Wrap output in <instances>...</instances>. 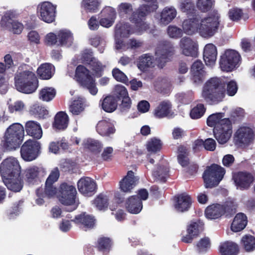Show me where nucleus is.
<instances>
[{
    "instance_id": "f257e3e1",
    "label": "nucleus",
    "mask_w": 255,
    "mask_h": 255,
    "mask_svg": "<svg viewBox=\"0 0 255 255\" xmlns=\"http://www.w3.org/2000/svg\"><path fill=\"white\" fill-rule=\"evenodd\" d=\"M220 17V14L215 11L204 18H202L199 14H195L183 21V31L187 35L198 32L203 37H212L218 31Z\"/></svg>"
},
{
    "instance_id": "f03ea898",
    "label": "nucleus",
    "mask_w": 255,
    "mask_h": 255,
    "mask_svg": "<svg viewBox=\"0 0 255 255\" xmlns=\"http://www.w3.org/2000/svg\"><path fill=\"white\" fill-rule=\"evenodd\" d=\"M174 52L173 44L169 42H165L157 47L155 52V59L149 54H143L138 58L137 67L141 71H144L148 67H153L155 65L162 69L170 60Z\"/></svg>"
},
{
    "instance_id": "7ed1b4c3",
    "label": "nucleus",
    "mask_w": 255,
    "mask_h": 255,
    "mask_svg": "<svg viewBox=\"0 0 255 255\" xmlns=\"http://www.w3.org/2000/svg\"><path fill=\"white\" fill-rule=\"evenodd\" d=\"M16 89L19 92L30 94L37 88L38 81L34 73L27 69L25 66L20 67L14 76Z\"/></svg>"
},
{
    "instance_id": "20e7f679",
    "label": "nucleus",
    "mask_w": 255,
    "mask_h": 255,
    "mask_svg": "<svg viewBox=\"0 0 255 255\" xmlns=\"http://www.w3.org/2000/svg\"><path fill=\"white\" fill-rule=\"evenodd\" d=\"M225 82L218 78H212L205 84L202 96L210 104L222 101L225 96Z\"/></svg>"
},
{
    "instance_id": "39448f33",
    "label": "nucleus",
    "mask_w": 255,
    "mask_h": 255,
    "mask_svg": "<svg viewBox=\"0 0 255 255\" xmlns=\"http://www.w3.org/2000/svg\"><path fill=\"white\" fill-rule=\"evenodd\" d=\"M24 136V128L19 123L10 125L6 129L3 146L7 150H15L21 144Z\"/></svg>"
},
{
    "instance_id": "423d86ee",
    "label": "nucleus",
    "mask_w": 255,
    "mask_h": 255,
    "mask_svg": "<svg viewBox=\"0 0 255 255\" xmlns=\"http://www.w3.org/2000/svg\"><path fill=\"white\" fill-rule=\"evenodd\" d=\"M59 174L58 169L54 168L46 181L45 188H39L36 190L37 198L36 199V203L37 205H42L46 199L52 197L56 194V189L54 187L53 183L57 181Z\"/></svg>"
},
{
    "instance_id": "0eeeda50",
    "label": "nucleus",
    "mask_w": 255,
    "mask_h": 255,
    "mask_svg": "<svg viewBox=\"0 0 255 255\" xmlns=\"http://www.w3.org/2000/svg\"><path fill=\"white\" fill-rule=\"evenodd\" d=\"M133 23H134V28L131 27L130 24L128 22H120L116 24L115 40L116 47L117 49H123L125 48L123 41L121 38L128 37L130 34L134 33L140 34L147 29H142L141 26H137L135 22Z\"/></svg>"
},
{
    "instance_id": "6e6552de",
    "label": "nucleus",
    "mask_w": 255,
    "mask_h": 255,
    "mask_svg": "<svg viewBox=\"0 0 255 255\" xmlns=\"http://www.w3.org/2000/svg\"><path fill=\"white\" fill-rule=\"evenodd\" d=\"M75 76L76 80L82 86L88 89L91 94L96 95L98 89L95 80L86 67L81 65L78 66L75 70Z\"/></svg>"
},
{
    "instance_id": "1a4fd4ad",
    "label": "nucleus",
    "mask_w": 255,
    "mask_h": 255,
    "mask_svg": "<svg viewBox=\"0 0 255 255\" xmlns=\"http://www.w3.org/2000/svg\"><path fill=\"white\" fill-rule=\"evenodd\" d=\"M225 173V169L221 166L213 164L209 167L203 175L205 187L212 188L218 185Z\"/></svg>"
},
{
    "instance_id": "9d476101",
    "label": "nucleus",
    "mask_w": 255,
    "mask_h": 255,
    "mask_svg": "<svg viewBox=\"0 0 255 255\" xmlns=\"http://www.w3.org/2000/svg\"><path fill=\"white\" fill-rule=\"evenodd\" d=\"M241 63V57L238 52L228 49L221 56L220 66L222 71L230 72L238 67Z\"/></svg>"
},
{
    "instance_id": "9b49d317",
    "label": "nucleus",
    "mask_w": 255,
    "mask_h": 255,
    "mask_svg": "<svg viewBox=\"0 0 255 255\" xmlns=\"http://www.w3.org/2000/svg\"><path fill=\"white\" fill-rule=\"evenodd\" d=\"M18 13L14 10L6 11L1 18L0 26L3 29H7L14 34L21 33L23 29V24L19 21L13 20L16 17Z\"/></svg>"
},
{
    "instance_id": "f8f14e48",
    "label": "nucleus",
    "mask_w": 255,
    "mask_h": 255,
    "mask_svg": "<svg viewBox=\"0 0 255 255\" xmlns=\"http://www.w3.org/2000/svg\"><path fill=\"white\" fill-rule=\"evenodd\" d=\"M38 17L46 23H51L55 20L56 13V5L49 1L39 3L36 8Z\"/></svg>"
},
{
    "instance_id": "ddd939ff",
    "label": "nucleus",
    "mask_w": 255,
    "mask_h": 255,
    "mask_svg": "<svg viewBox=\"0 0 255 255\" xmlns=\"http://www.w3.org/2000/svg\"><path fill=\"white\" fill-rule=\"evenodd\" d=\"M21 167L17 159L13 157H8L2 161L0 166L2 177L20 175Z\"/></svg>"
},
{
    "instance_id": "4468645a",
    "label": "nucleus",
    "mask_w": 255,
    "mask_h": 255,
    "mask_svg": "<svg viewBox=\"0 0 255 255\" xmlns=\"http://www.w3.org/2000/svg\"><path fill=\"white\" fill-rule=\"evenodd\" d=\"M76 190L74 186L63 183L60 186V195L59 200L60 202L65 205L71 206L68 211H72L76 209V206L74 204Z\"/></svg>"
},
{
    "instance_id": "2eb2a0df",
    "label": "nucleus",
    "mask_w": 255,
    "mask_h": 255,
    "mask_svg": "<svg viewBox=\"0 0 255 255\" xmlns=\"http://www.w3.org/2000/svg\"><path fill=\"white\" fill-rule=\"evenodd\" d=\"M40 149V144L39 142L33 140H28L21 147V156L25 161H32L39 155Z\"/></svg>"
},
{
    "instance_id": "dca6fc26",
    "label": "nucleus",
    "mask_w": 255,
    "mask_h": 255,
    "mask_svg": "<svg viewBox=\"0 0 255 255\" xmlns=\"http://www.w3.org/2000/svg\"><path fill=\"white\" fill-rule=\"evenodd\" d=\"M254 132L249 127L242 126L235 134L236 142L241 146H246L252 143L254 139Z\"/></svg>"
},
{
    "instance_id": "f3484780",
    "label": "nucleus",
    "mask_w": 255,
    "mask_h": 255,
    "mask_svg": "<svg viewBox=\"0 0 255 255\" xmlns=\"http://www.w3.org/2000/svg\"><path fill=\"white\" fill-rule=\"evenodd\" d=\"M179 46L181 53L184 55L192 57L197 56L198 44L195 39L184 36L180 40Z\"/></svg>"
},
{
    "instance_id": "a211bd4d",
    "label": "nucleus",
    "mask_w": 255,
    "mask_h": 255,
    "mask_svg": "<svg viewBox=\"0 0 255 255\" xmlns=\"http://www.w3.org/2000/svg\"><path fill=\"white\" fill-rule=\"evenodd\" d=\"M233 179L238 189H248L253 183L255 177L253 174L248 172H239L235 174Z\"/></svg>"
},
{
    "instance_id": "6ab92c4d",
    "label": "nucleus",
    "mask_w": 255,
    "mask_h": 255,
    "mask_svg": "<svg viewBox=\"0 0 255 255\" xmlns=\"http://www.w3.org/2000/svg\"><path fill=\"white\" fill-rule=\"evenodd\" d=\"M79 191L85 196H91L96 191V182L92 178L88 177L81 178L77 182Z\"/></svg>"
},
{
    "instance_id": "aec40b11",
    "label": "nucleus",
    "mask_w": 255,
    "mask_h": 255,
    "mask_svg": "<svg viewBox=\"0 0 255 255\" xmlns=\"http://www.w3.org/2000/svg\"><path fill=\"white\" fill-rule=\"evenodd\" d=\"M203 224L200 222H191L187 227V234L183 236L182 241L186 243H190L196 238L202 231Z\"/></svg>"
},
{
    "instance_id": "412c9836",
    "label": "nucleus",
    "mask_w": 255,
    "mask_h": 255,
    "mask_svg": "<svg viewBox=\"0 0 255 255\" xmlns=\"http://www.w3.org/2000/svg\"><path fill=\"white\" fill-rule=\"evenodd\" d=\"M203 68V63L199 60L194 62L191 66L192 80L196 85L202 83L205 78L206 72Z\"/></svg>"
},
{
    "instance_id": "4be33fe9",
    "label": "nucleus",
    "mask_w": 255,
    "mask_h": 255,
    "mask_svg": "<svg viewBox=\"0 0 255 255\" xmlns=\"http://www.w3.org/2000/svg\"><path fill=\"white\" fill-rule=\"evenodd\" d=\"M207 125L211 127H214V130H216L217 127L222 128L226 125L231 124L229 119L224 118V114L218 113L210 115L207 120Z\"/></svg>"
},
{
    "instance_id": "5701e85b",
    "label": "nucleus",
    "mask_w": 255,
    "mask_h": 255,
    "mask_svg": "<svg viewBox=\"0 0 255 255\" xmlns=\"http://www.w3.org/2000/svg\"><path fill=\"white\" fill-rule=\"evenodd\" d=\"M114 125V122L110 119L101 120L97 125V131L101 135L109 136L116 131Z\"/></svg>"
},
{
    "instance_id": "b1692460",
    "label": "nucleus",
    "mask_w": 255,
    "mask_h": 255,
    "mask_svg": "<svg viewBox=\"0 0 255 255\" xmlns=\"http://www.w3.org/2000/svg\"><path fill=\"white\" fill-rule=\"evenodd\" d=\"M217 56L216 47L212 43H209L204 47L203 58L207 66L212 67L215 64Z\"/></svg>"
},
{
    "instance_id": "393cba45",
    "label": "nucleus",
    "mask_w": 255,
    "mask_h": 255,
    "mask_svg": "<svg viewBox=\"0 0 255 255\" xmlns=\"http://www.w3.org/2000/svg\"><path fill=\"white\" fill-rule=\"evenodd\" d=\"M154 114L158 118H172L174 116V113L172 110L171 104L168 101L161 102L155 108Z\"/></svg>"
},
{
    "instance_id": "a878e982",
    "label": "nucleus",
    "mask_w": 255,
    "mask_h": 255,
    "mask_svg": "<svg viewBox=\"0 0 255 255\" xmlns=\"http://www.w3.org/2000/svg\"><path fill=\"white\" fill-rule=\"evenodd\" d=\"M136 178L132 171H129L127 174L119 182L120 188L124 192H130L136 185Z\"/></svg>"
},
{
    "instance_id": "bb28decb",
    "label": "nucleus",
    "mask_w": 255,
    "mask_h": 255,
    "mask_svg": "<svg viewBox=\"0 0 255 255\" xmlns=\"http://www.w3.org/2000/svg\"><path fill=\"white\" fill-rule=\"evenodd\" d=\"M232 132L231 124L226 125L221 128L217 127L216 130H214L215 136L220 144L226 143L230 138Z\"/></svg>"
},
{
    "instance_id": "cd10ccee",
    "label": "nucleus",
    "mask_w": 255,
    "mask_h": 255,
    "mask_svg": "<svg viewBox=\"0 0 255 255\" xmlns=\"http://www.w3.org/2000/svg\"><path fill=\"white\" fill-rule=\"evenodd\" d=\"M192 200L190 196L186 193H183L176 197L174 207L177 211L183 212L189 209Z\"/></svg>"
},
{
    "instance_id": "c85d7f7f",
    "label": "nucleus",
    "mask_w": 255,
    "mask_h": 255,
    "mask_svg": "<svg viewBox=\"0 0 255 255\" xmlns=\"http://www.w3.org/2000/svg\"><path fill=\"white\" fill-rule=\"evenodd\" d=\"M228 206V204H227L226 207L219 204L209 206L205 210V216L207 218L210 219L218 218L228 210L227 209Z\"/></svg>"
},
{
    "instance_id": "c756f323",
    "label": "nucleus",
    "mask_w": 255,
    "mask_h": 255,
    "mask_svg": "<svg viewBox=\"0 0 255 255\" xmlns=\"http://www.w3.org/2000/svg\"><path fill=\"white\" fill-rule=\"evenodd\" d=\"M125 207L130 213L137 214L142 210V203L135 195H133L126 200Z\"/></svg>"
},
{
    "instance_id": "7c9ffc66",
    "label": "nucleus",
    "mask_w": 255,
    "mask_h": 255,
    "mask_svg": "<svg viewBox=\"0 0 255 255\" xmlns=\"http://www.w3.org/2000/svg\"><path fill=\"white\" fill-rule=\"evenodd\" d=\"M2 179L5 185L10 190L14 192H19L23 187L20 175L2 177Z\"/></svg>"
},
{
    "instance_id": "2f4dec72",
    "label": "nucleus",
    "mask_w": 255,
    "mask_h": 255,
    "mask_svg": "<svg viewBox=\"0 0 255 255\" xmlns=\"http://www.w3.org/2000/svg\"><path fill=\"white\" fill-rule=\"evenodd\" d=\"M40 169L37 166H31L26 168L23 173L25 181L29 185H33L39 181Z\"/></svg>"
},
{
    "instance_id": "473e14b6",
    "label": "nucleus",
    "mask_w": 255,
    "mask_h": 255,
    "mask_svg": "<svg viewBox=\"0 0 255 255\" xmlns=\"http://www.w3.org/2000/svg\"><path fill=\"white\" fill-rule=\"evenodd\" d=\"M25 128L29 135L37 139H40L42 136V130L39 123L34 121H29L26 123Z\"/></svg>"
},
{
    "instance_id": "72a5a7b5",
    "label": "nucleus",
    "mask_w": 255,
    "mask_h": 255,
    "mask_svg": "<svg viewBox=\"0 0 255 255\" xmlns=\"http://www.w3.org/2000/svg\"><path fill=\"white\" fill-rule=\"evenodd\" d=\"M37 73L39 77L43 80H49L55 73L54 66L50 63L41 64L37 69Z\"/></svg>"
},
{
    "instance_id": "f704fd0d",
    "label": "nucleus",
    "mask_w": 255,
    "mask_h": 255,
    "mask_svg": "<svg viewBox=\"0 0 255 255\" xmlns=\"http://www.w3.org/2000/svg\"><path fill=\"white\" fill-rule=\"evenodd\" d=\"M177 11L173 6L165 7L160 14V23L166 25L172 21L176 16Z\"/></svg>"
},
{
    "instance_id": "c9c22d12",
    "label": "nucleus",
    "mask_w": 255,
    "mask_h": 255,
    "mask_svg": "<svg viewBox=\"0 0 255 255\" xmlns=\"http://www.w3.org/2000/svg\"><path fill=\"white\" fill-rule=\"evenodd\" d=\"M247 217L243 213L236 215L231 225V229L234 232H238L243 230L247 226Z\"/></svg>"
},
{
    "instance_id": "e433bc0d",
    "label": "nucleus",
    "mask_w": 255,
    "mask_h": 255,
    "mask_svg": "<svg viewBox=\"0 0 255 255\" xmlns=\"http://www.w3.org/2000/svg\"><path fill=\"white\" fill-rule=\"evenodd\" d=\"M169 172L168 166L166 163L160 164L157 165L152 172V175L155 180L165 182L168 177Z\"/></svg>"
},
{
    "instance_id": "4c0bfd02",
    "label": "nucleus",
    "mask_w": 255,
    "mask_h": 255,
    "mask_svg": "<svg viewBox=\"0 0 255 255\" xmlns=\"http://www.w3.org/2000/svg\"><path fill=\"white\" fill-rule=\"evenodd\" d=\"M75 223H81L83 228L87 229H91L95 225V220L93 217L91 215L83 213L79 215L76 216L74 220H72Z\"/></svg>"
},
{
    "instance_id": "58836bf2",
    "label": "nucleus",
    "mask_w": 255,
    "mask_h": 255,
    "mask_svg": "<svg viewBox=\"0 0 255 255\" xmlns=\"http://www.w3.org/2000/svg\"><path fill=\"white\" fill-rule=\"evenodd\" d=\"M58 45L70 46L73 41L71 32L67 29H61L57 31Z\"/></svg>"
},
{
    "instance_id": "ea45409f",
    "label": "nucleus",
    "mask_w": 255,
    "mask_h": 255,
    "mask_svg": "<svg viewBox=\"0 0 255 255\" xmlns=\"http://www.w3.org/2000/svg\"><path fill=\"white\" fill-rule=\"evenodd\" d=\"M68 122L67 115L64 112H60L55 116L53 127L57 129L63 130L68 127Z\"/></svg>"
},
{
    "instance_id": "a19ab883",
    "label": "nucleus",
    "mask_w": 255,
    "mask_h": 255,
    "mask_svg": "<svg viewBox=\"0 0 255 255\" xmlns=\"http://www.w3.org/2000/svg\"><path fill=\"white\" fill-rule=\"evenodd\" d=\"M220 252L221 255H237L239 249L235 243L227 242L221 245Z\"/></svg>"
},
{
    "instance_id": "79ce46f5",
    "label": "nucleus",
    "mask_w": 255,
    "mask_h": 255,
    "mask_svg": "<svg viewBox=\"0 0 255 255\" xmlns=\"http://www.w3.org/2000/svg\"><path fill=\"white\" fill-rule=\"evenodd\" d=\"M82 145L84 148L88 149L89 150L96 153L101 151L103 144L101 141L98 140L93 138H87L83 140Z\"/></svg>"
},
{
    "instance_id": "37998d69",
    "label": "nucleus",
    "mask_w": 255,
    "mask_h": 255,
    "mask_svg": "<svg viewBox=\"0 0 255 255\" xmlns=\"http://www.w3.org/2000/svg\"><path fill=\"white\" fill-rule=\"evenodd\" d=\"M56 94V92L54 88L45 87L39 91L38 97L42 101L49 102L54 98Z\"/></svg>"
},
{
    "instance_id": "c03bdc74",
    "label": "nucleus",
    "mask_w": 255,
    "mask_h": 255,
    "mask_svg": "<svg viewBox=\"0 0 255 255\" xmlns=\"http://www.w3.org/2000/svg\"><path fill=\"white\" fill-rule=\"evenodd\" d=\"M29 113L32 115L42 119L46 118L48 115V110L37 103H35L30 106Z\"/></svg>"
},
{
    "instance_id": "a18cd8bd",
    "label": "nucleus",
    "mask_w": 255,
    "mask_h": 255,
    "mask_svg": "<svg viewBox=\"0 0 255 255\" xmlns=\"http://www.w3.org/2000/svg\"><path fill=\"white\" fill-rule=\"evenodd\" d=\"M102 106L103 109L105 111L112 113L117 109V99L113 96H108L104 99Z\"/></svg>"
},
{
    "instance_id": "49530a36",
    "label": "nucleus",
    "mask_w": 255,
    "mask_h": 255,
    "mask_svg": "<svg viewBox=\"0 0 255 255\" xmlns=\"http://www.w3.org/2000/svg\"><path fill=\"white\" fill-rule=\"evenodd\" d=\"M117 11L120 16H128L129 19L132 13L136 11H133V6L129 2L121 3L117 6Z\"/></svg>"
},
{
    "instance_id": "de8ad7c7",
    "label": "nucleus",
    "mask_w": 255,
    "mask_h": 255,
    "mask_svg": "<svg viewBox=\"0 0 255 255\" xmlns=\"http://www.w3.org/2000/svg\"><path fill=\"white\" fill-rule=\"evenodd\" d=\"M85 106V100L82 98H78L70 106V111L73 115H78L84 110Z\"/></svg>"
},
{
    "instance_id": "09e8293b",
    "label": "nucleus",
    "mask_w": 255,
    "mask_h": 255,
    "mask_svg": "<svg viewBox=\"0 0 255 255\" xmlns=\"http://www.w3.org/2000/svg\"><path fill=\"white\" fill-rule=\"evenodd\" d=\"M100 0H83L82 6L87 12H96L101 4Z\"/></svg>"
},
{
    "instance_id": "8fccbe9b",
    "label": "nucleus",
    "mask_w": 255,
    "mask_h": 255,
    "mask_svg": "<svg viewBox=\"0 0 255 255\" xmlns=\"http://www.w3.org/2000/svg\"><path fill=\"white\" fill-rule=\"evenodd\" d=\"M210 248V241L208 238L204 237L200 239L196 244V251L200 254H203L206 253Z\"/></svg>"
},
{
    "instance_id": "3c124183",
    "label": "nucleus",
    "mask_w": 255,
    "mask_h": 255,
    "mask_svg": "<svg viewBox=\"0 0 255 255\" xmlns=\"http://www.w3.org/2000/svg\"><path fill=\"white\" fill-rule=\"evenodd\" d=\"M162 145V143L159 138L153 137L147 142L146 148L151 153H156L160 150Z\"/></svg>"
},
{
    "instance_id": "603ef678",
    "label": "nucleus",
    "mask_w": 255,
    "mask_h": 255,
    "mask_svg": "<svg viewBox=\"0 0 255 255\" xmlns=\"http://www.w3.org/2000/svg\"><path fill=\"white\" fill-rule=\"evenodd\" d=\"M26 108V105L23 101L17 100L9 105L8 111L10 113L21 114Z\"/></svg>"
},
{
    "instance_id": "864d4df0",
    "label": "nucleus",
    "mask_w": 255,
    "mask_h": 255,
    "mask_svg": "<svg viewBox=\"0 0 255 255\" xmlns=\"http://www.w3.org/2000/svg\"><path fill=\"white\" fill-rule=\"evenodd\" d=\"M242 243L247 252H251L255 249V238L253 236L245 235L242 238Z\"/></svg>"
},
{
    "instance_id": "5fc2aeb1",
    "label": "nucleus",
    "mask_w": 255,
    "mask_h": 255,
    "mask_svg": "<svg viewBox=\"0 0 255 255\" xmlns=\"http://www.w3.org/2000/svg\"><path fill=\"white\" fill-rule=\"evenodd\" d=\"M178 161L183 167L187 166L189 163V158L186 148L183 146L178 147Z\"/></svg>"
},
{
    "instance_id": "6e6d98bb",
    "label": "nucleus",
    "mask_w": 255,
    "mask_h": 255,
    "mask_svg": "<svg viewBox=\"0 0 255 255\" xmlns=\"http://www.w3.org/2000/svg\"><path fill=\"white\" fill-rule=\"evenodd\" d=\"M179 8L182 12L190 14L194 11L195 6L194 3L190 0H180Z\"/></svg>"
},
{
    "instance_id": "4d7b16f0",
    "label": "nucleus",
    "mask_w": 255,
    "mask_h": 255,
    "mask_svg": "<svg viewBox=\"0 0 255 255\" xmlns=\"http://www.w3.org/2000/svg\"><path fill=\"white\" fill-rule=\"evenodd\" d=\"M108 198L107 196L100 194L93 201V204L99 210H103L108 207Z\"/></svg>"
},
{
    "instance_id": "13d9d810",
    "label": "nucleus",
    "mask_w": 255,
    "mask_h": 255,
    "mask_svg": "<svg viewBox=\"0 0 255 255\" xmlns=\"http://www.w3.org/2000/svg\"><path fill=\"white\" fill-rule=\"evenodd\" d=\"M171 85V81L167 76H161L154 82V86L156 90H159L160 88H165L169 87Z\"/></svg>"
},
{
    "instance_id": "bf43d9fd",
    "label": "nucleus",
    "mask_w": 255,
    "mask_h": 255,
    "mask_svg": "<svg viewBox=\"0 0 255 255\" xmlns=\"http://www.w3.org/2000/svg\"><path fill=\"white\" fill-rule=\"evenodd\" d=\"M205 111L206 109L204 105L198 104L191 110L190 117L193 119H199L203 116Z\"/></svg>"
},
{
    "instance_id": "052dcab7",
    "label": "nucleus",
    "mask_w": 255,
    "mask_h": 255,
    "mask_svg": "<svg viewBox=\"0 0 255 255\" xmlns=\"http://www.w3.org/2000/svg\"><path fill=\"white\" fill-rule=\"evenodd\" d=\"M183 29L175 25H169L167 29V34L169 36L173 38H178L181 37L183 34Z\"/></svg>"
},
{
    "instance_id": "680f3d73",
    "label": "nucleus",
    "mask_w": 255,
    "mask_h": 255,
    "mask_svg": "<svg viewBox=\"0 0 255 255\" xmlns=\"http://www.w3.org/2000/svg\"><path fill=\"white\" fill-rule=\"evenodd\" d=\"M91 44L95 47L99 46L98 50L101 53H103L104 47L106 45V42L101 37L95 36L90 40Z\"/></svg>"
},
{
    "instance_id": "e2e57ef3",
    "label": "nucleus",
    "mask_w": 255,
    "mask_h": 255,
    "mask_svg": "<svg viewBox=\"0 0 255 255\" xmlns=\"http://www.w3.org/2000/svg\"><path fill=\"white\" fill-rule=\"evenodd\" d=\"M111 245V241L109 238H101L98 240V248L103 252L109 251Z\"/></svg>"
},
{
    "instance_id": "0e129e2a",
    "label": "nucleus",
    "mask_w": 255,
    "mask_h": 255,
    "mask_svg": "<svg viewBox=\"0 0 255 255\" xmlns=\"http://www.w3.org/2000/svg\"><path fill=\"white\" fill-rule=\"evenodd\" d=\"M228 15L231 20L238 21L243 16V13L241 9L233 8L229 10Z\"/></svg>"
},
{
    "instance_id": "69168bd1",
    "label": "nucleus",
    "mask_w": 255,
    "mask_h": 255,
    "mask_svg": "<svg viewBox=\"0 0 255 255\" xmlns=\"http://www.w3.org/2000/svg\"><path fill=\"white\" fill-rule=\"evenodd\" d=\"M89 65L92 70L97 74H99L105 68V66L96 58L92 60V62L90 63Z\"/></svg>"
},
{
    "instance_id": "338daca9",
    "label": "nucleus",
    "mask_w": 255,
    "mask_h": 255,
    "mask_svg": "<svg viewBox=\"0 0 255 255\" xmlns=\"http://www.w3.org/2000/svg\"><path fill=\"white\" fill-rule=\"evenodd\" d=\"M212 0H198L197 6L201 11L205 12L209 10L212 7Z\"/></svg>"
},
{
    "instance_id": "774afa93",
    "label": "nucleus",
    "mask_w": 255,
    "mask_h": 255,
    "mask_svg": "<svg viewBox=\"0 0 255 255\" xmlns=\"http://www.w3.org/2000/svg\"><path fill=\"white\" fill-rule=\"evenodd\" d=\"M102 16L116 19L117 12L115 9L111 6H106L101 11Z\"/></svg>"
}]
</instances>
